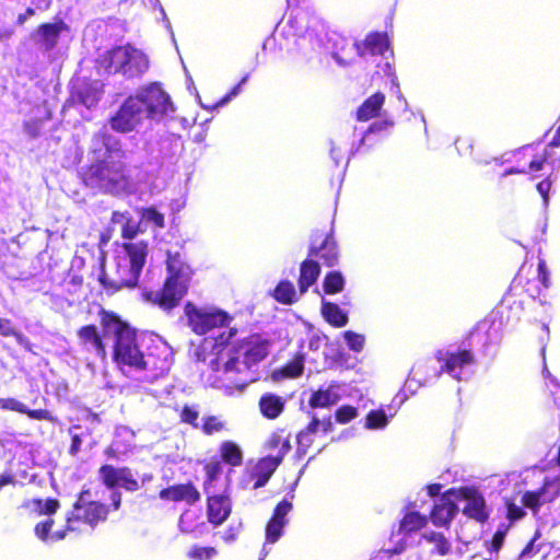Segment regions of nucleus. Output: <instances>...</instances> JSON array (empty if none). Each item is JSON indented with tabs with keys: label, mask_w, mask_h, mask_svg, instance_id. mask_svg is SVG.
<instances>
[{
	"label": "nucleus",
	"mask_w": 560,
	"mask_h": 560,
	"mask_svg": "<svg viewBox=\"0 0 560 560\" xmlns=\"http://www.w3.org/2000/svg\"><path fill=\"white\" fill-rule=\"evenodd\" d=\"M320 313L324 319L332 327L341 328L348 324L349 317L347 313L334 302L323 301Z\"/></svg>",
	"instance_id": "obj_32"
},
{
	"label": "nucleus",
	"mask_w": 560,
	"mask_h": 560,
	"mask_svg": "<svg viewBox=\"0 0 560 560\" xmlns=\"http://www.w3.org/2000/svg\"><path fill=\"white\" fill-rule=\"evenodd\" d=\"M508 314L505 316V320L509 322H518L524 313V305L522 301L514 300L509 303L506 306Z\"/></svg>",
	"instance_id": "obj_54"
},
{
	"label": "nucleus",
	"mask_w": 560,
	"mask_h": 560,
	"mask_svg": "<svg viewBox=\"0 0 560 560\" xmlns=\"http://www.w3.org/2000/svg\"><path fill=\"white\" fill-rule=\"evenodd\" d=\"M550 486V481H545L537 491H526L522 497L523 505L536 513L542 504L552 502L557 497V492L547 495V489Z\"/></svg>",
	"instance_id": "obj_30"
},
{
	"label": "nucleus",
	"mask_w": 560,
	"mask_h": 560,
	"mask_svg": "<svg viewBox=\"0 0 560 560\" xmlns=\"http://www.w3.org/2000/svg\"><path fill=\"white\" fill-rule=\"evenodd\" d=\"M138 105L139 101L129 96L109 118L112 129L121 133L133 130L145 118Z\"/></svg>",
	"instance_id": "obj_13"
},
{
	"label": "nucleus",
	"mask_w": 560,
	"mask_h": 560,
	"mask_svg": "<svg viewBox=\"0 0 560 560\" xmlns=\"http://www.w3.org/2000/svg\"><path fill=\"white\" fill-rule=\"evenodd\" d=\"M219 453L222 462L232 467H237L243 464V452L233 441L222 442L219 447Z\"/></svg>",
	"instance_id": "obj_35"
},
{
	"label": "nucleus",
	"mask_w": 560,
	"mask_h": 560,
	"mask_svg": "<svg viewBox=\"0 0 560 560\" xmlns=\"http://www.w3.org/2000/svg\"><path fill=\"white\" fill-rule=\"evenodd\" d=\"M0 409L22 413L25 411V405L12 397L0 398Z\"/></svg>",
	"instance_id": "obj_58"
},
{
	"label": "nucleus",
	"mask_w": 560,
	"mask_h": 560,
	"mask_svg": "<svg viewBox=\"0 0 560 560\" xmlns=\"http://www.w3.org/2000/svg\"><path fill=\"white\" fill-rule=\"evenodd\" d=\"M98 478L107 489L121 487L128 492H136L141 488L139 480L135 478L131 469L127 466L115 467L104 464L98 468Z\"/></svg>",
	"instance_id": "obj_11"
},
{
	"label": "nucleus",
	"mask_w": 560,
	"mask_h": 560,
	"mask_svg": "<svg viewBox=\"0 0 560 560\" xmlns=\"http://www.w3.org/2000/svg\"><path fill=\"white\" fill-rule=\"evenodd\" d=\"M90 494V490H82L72 505V511L67 515L63 529L52 533L51 539L55 541L66 538L68 533L79 532V523L83 522L91 527H95L100 523L107 520L109 506L100 501H88L85 495Z\"/></svg>",
	"instance_id": "obj_4"
},
{
	"label": "nucleus",
	"mask_w": 560,
	"mask_h": 560,
	"mask_svg": "<svg viewBox=\"0 0 560 560\" xmlns=\"http://www.w3.org/2000/svg\"><path fill=\"white\" fill-rule=\"evenodd\" d=\"M63 28H66V24L62 20L55 23H43L37 27L36 34L39 36V40L44 44L46 50H51L56 47Z\"/></svg>",
	"instance_id": "obj_31"
},
{
	"label": "nucleus",
	"mask_w": 560,
	"mask_h": 560,
	"mask_svg": "<svg viewBox=\"0 0 560 560\" xmlns=\"http://www.w3.org/2000/svg\"><path fill=\"white\" fill-rule=\"evenodd\" d=\"M540 537V533L537 530L534 537L526 544L520 553V558H532L539 551V548L535 549V541Z\"/></svg>",
	"instance_id": "obj_60"
},
{
	"label": "nucleus",
	"mask_w": 560,
	"mask_h": 560,
	"mask_svg": "<svg viewBox=\"0 0 560 560\" xmlns=\"http://www.w3.org/2000/svg\"><path fill=\"white\" fill-rule=\"evenodd\" d=\"M55 521L52 518H47L43 522H39L35 525L34 532L35 535L43 541H46L49 538V534L52 529Z\"/></svg>",
	"instance_id": "obj_56"
},
{
	"label": "nucleus",
	"mask_w": 560,
	"mask_h": 560,
	"mask_svg": "<svg viewBox=\"0 0 560 560\" xmlns=\"http://www.w3.org/2000/svg\"><path fill=\"white\" fill-rule=\"evenodd\" d=\"M0 335L3 337H14L19 343H22L24 337L12 325L10 319L0 318Z\"/></svg>",
	"instance_id": "obj_55"
},
{
	"label": "nucleus",
	"mask_w": 560,
	"mask_h": 560,
	"mask_svg": "<svg viewBox=\"0 0 560 560\" xmlns=\"http://www.w3.org/2000/svg\"><path fill=\"white\" fill-rule=\"evenodd\" d=\"M21 508H33L38 515H52L60 508V502L55 498H48L45 501H43L42 499H32L23 502Z\"/></svg>",
	"instance_id": "obj_38"
},
{
	"label": "nucleus",
	"mask_w": 560,
	"mask_h": 560,
	"mask_svg": "<svg viewBox=\"0 0 560 560\" xmlns=\"http://www.w3.org/2000/svg\"><path fill=\"white\" fill-rule=\"evenodd\" d=\"M320 420L313 415L307 425L296 434L298 453L305 455L314 443L313 435L319 430Z\"/></svg>",
	"instance_id": "obj_33"
},
{
	"label": "nucleus",
	"mask_w": 560,
	"mask_h": 560,
	"mask_svg": "<svg viewBox=\"0 0 560 560\" xmlns=\"http://www.w3.org/2000/svg\"><path fill=\"white\" fill-rule=\"evenodd\" d=\"M394 126V121L384 119L371 124L366 130V133L388 131Z\"/></svg>",
	"instance_id": "obj_62"
},
{
	"label": "nucleus",
	"mask_w": 560,
	"mask_h": 560,
	"mask_svg": "<svg viewBox=\"0 0 560 560\" xmlns=\"http://www.w3.org/2000/svg\"><path fill=\"white\" fill-rule=\"evenodd\" d=\"M439 361H442L441 372L448 373L453 376H457V374L462 371L463 368L470 365L475 362L474 353L470 350H459L457 352H447L445 358H438Z\"/></svg>",
	"instance_id": "obj_26"
},
{
	"label": "nucleus",
	"mask_w": 560,
	"mask_h": 560,
	"mask_svg": "<svg viewBox=\"0 0 560 560\" xmlns=\"http://www.w3.org/2000/svg\"><path fill=\"white\" fill-rule=\"evenodd\" d=\"M141 220L152 223L156 229H163L165 226L164 214L161 213L154 207L142 208L140 210Z\"/></svg>",
	"instance_id": "obj_45"
},
{
	"label": "nucleus",
	"mask_w": 560,
	"mask_h": 560,
	"mask_svg": "<svg viewBox=\"0 0 560 560\" xmlns=\"http://www.w3.org/2000/svg\"><path fill=\"white\" fill-rule=\"evenodd\" d=\"M515 155L517 156V162L523 163L517 166L506 168L501 175L500 185H503L502 179L508 175L529 174L542 170L544 165L552 158L551 153L547 150L541 153L529 154L527 148L517 152Z\"/></svg>",
	"instance_id": "obj_14"
},
{
	"label": "nucleus",
	"mask_w": 560,
	"mask_h": 560,
	"mask_svg": "<svg viewBox=\"0 0 560 560\" xmlns=\"http://www.w3.org/2000/svg\"><path fill=\"white\" fill-rule=\"evenodd\" d=\"M287 399L272 392L262 393L257 401L260 416L273 421L282 416L285 410Z\"/></svg>",
	"instance_id": "obj_23"
},
{
	"label": "nucleus",
	"mask_w": 560,
	"mask_h": 560,
	"mask_svg": "<svg viewBox=\"0 0 560 560\" xmlns=\"http://www.w3.org/2000/svg\"><path fill=\"white\" fill-rule=\"evenodd\" d=\"M360 57L366 54L376 56L384 55L389 48V38L385 32H371L362 42H354L351 44Z\"/></svg>",
	"instance_id": "obj_21"
},
{
	"label": "nucleus",
	"mask_w": 560,
	"mask_h": 560,
	"mask_svg": "<svg viewBox=\"0 0 560 560\" xmlns=\"http://www.w3.org/2000/svg\"><path fill=\"white\" fill-rule=\"evenodd\" d=\"M184 311L188 325L198 335L207 334L213 328L223 327L230 320L228 313L220 310L203 311L190 301L186 302Z\"/></svg>",
	"instance_id": "obj_8"
},
{
	"label": "nucleus",
	"mask_w": 560,
	"mask_h": 560,
	"mask_svg": "<svg viewBox=\"0 0 560 560\" xmlns=\"http://www.w3.org/2000/svg\"><path fill=\"white\" fill-rule=\"evenodd\" d=\"M281 464V457L265 456L260 458L250 472L253 489L264 487Z\"/></svg>",
	"instance_id": "obj_25"
},
{
	"label": "nucleus",
	"mask_w": 560,
	"mask_h": 560,
	"mask_svg": "<svg viewBox=\"0 0 560 560\" xmlns=\"http://www.w3.org/2000/svg\"><path fill=\"white\" fill-rule=\"evenodd\" d=\"M428 523V518L425 515L420 514L419 512L410 511L407 512L400 521V530L405 533H412L420 530Z\"/></svg>",
	"instance_id": "obj_40"
},
{
	"label": "nucleus",
	"mask_w": 560,
	"mask_h": 560,
	"mask_svg": "<svg viewBox=\"0 0 560 560\" xmlns=\"http://www.w3.org/2000/svg\"><path fill=\"white\" fill-rule=\"evenodd\" d=\"M538 279L544 285L545 289L550 287L549 272L546 266V261L544 259H539L538 261Z\"/></svg>",
	"instance_id": "obj_64"
},
{
	"label": "nucleus",
	"mask_w": 560,
	"mask_h": 560,
	"mask_svg": "<svg viewBox=\"0 0 560 560\" xmlns=\"http://www.w3.org/2000/svg\"><path fill=\"white\" fill-rule=\"evenodd\" d=\"M273 299L284 305H291L296 301V292L293 283L289 280H281L275 288Z\"/></svg>",
	"instance_id": "obj_39"
},
{
	"label": "nucleus",
	"mask_w": 560,
	"mask_h": 560,
	"mask_svg": "<svg viewBox=\"0 0 560 560\" xmlns=\"http://www.w3.org/2000/svg\"><path fill=\"white\" fill-rule=\"evenodd\" d=\"M427 541L434 545L433 553L446 556L451 551V544L442 533L430 532L422 536Z\"/></svg>",
	"instance_id": "obj_43"
},
{
	"label": "nucleus",
	"mask_w": 560,
	"mask_h": 560,
	"mask_svg": "<svg viewBox=\"0 0 560 560\" xmlns=\"http://www.w3.org/2000/svg\"><path fill=\"white\" fill-rule=\"evenodd\" d=\"M189 287L187 283L171 281L165 279L158 291L143 290L142 299L166 313H171L179 306L182 300L187 295Z\"/></svg>",
	"instance_id": "obj_7"
},
{
	"label": "nucleus",
	"mask_w": 560,
	"mask_h": 560,
	"mask_svg": "<svg viewBox=\"0 0 560 560\" xmlns=\"http://www.w3.org/2000/svg\"><path fill=\"white\" fill-rule=\"evenodd\" d=\"M248 80V74L244 75L242 80L235 84L219 102L218 105H224L229 101H231L234 96L238 95L241 92L242 85Z\"/></svg>",
	"instance_id": "obj_61"
},
{
	"label": "nucleus",
	"mask_w": 560,
	"mask_h": 560,
	"mask_svg": "<svg viewBox=\"0 0 560 560\" xmlns=\"http://www.w3.org/2000/svg\"><path fill=\"white\" fill-rule=\"evenodd\" d=\"M220 470H221V467H220L219 463H211V464L206 466L207 479H206V481L203 483L206 492H207V485L211 483L217 478V476L220 472Z\"/></svg>",
	"instance_id": "obj_63"
},
{
	"label": "nucleus",
	"mask_w": 560,
	"mask_h": 560,
	"mask_svg": "<svg viewBox=\"0 0 560 560\" xmlns=\"http://www.w3.org/2000/svg\"><path fill=\"white\" fill-rule=\"evenodd\" d=\"M130 44L114 46L105 50L96 58V68L107 74H120Z\"/></svg>",
	"instance_id": "obj_18"
},
{
	"label": "nucleus",
	"mask_w": 560,
	"mask_h": 560,
	"mask_svg": "<svg viewBox=\"0 0 560 560\" xmlns=\"http://www.w3.org/2000/svg\"><path fill=\"white\" fill-rule=\"evenodd\" d=\"M358 415L359 412L357 407L342 405L336 410L335 418L338 423L346 424L355 419Z\"/></svg>",
	"instance_id": "obj_50"
},
{
	"label": "nucleus",
	"mask_w": 560,
	"mask_h": 560,
	"mask_svg": "<svg viewBox=\"0 0 560 560\" xmlns=\"http://www.w3.org/2000/svg\"><path fill=\"white\" fill-rule=\"evenodd\" d=\"M199 410L195 406L184 405L179 412L182 423L189 424L192 428H199L198 424Z\"/></svg>",
	"instance_id": "obj_49"
},
{
	"label": "nucleus",
	"mask_w": 560,
	"mask_h": 560,
	"mask_svg": "<svg viewBox=\"0 0 560 560\" xmlns=\"http://www.w3.org/2000/svg\"><path fill=\"white\" fill-rule=\"evenodd\" d=\"M104 335L105 334H102L94 324L83 325L77 330L80 346L86 350H92L102 359H105L107 354Z\"/></svg>",
	"instance_id": "obj_19"
},
{
	"label": "nucleus",
	"mask_w": 560,
	"mask_h": 560,
	"mask_svg": "<svg viewBox=\"0 0 560 560\" xmlns=\"http://www.w3.org/2000/svg\"><path fill=\"white\" fill-rule=\"evenodd\" d=\"M320 275V265L318 260L307 257L300 265V276L298 279V285L301 294L307 292V290L317 281Z\"/></svg>",
	"instance_id": "obj_29"
},
{
	"label": "nucleus",
	"mask_w": 560,
	"mask_h": 560,
	"mask_svg": "<svg viewBox=\"0 0 560 560\" xmlns=\"http://www.w3.org/2000/svg\"><path fill=\"white\" fill-rule=\"evenodd\" d=\"M308 257L322 261L325 267H334L339 260V250L332 230L328 232L315 231L312 234Z\"/></svg>",
	"instance_id": "obj_10"
},
{
	"label": "nucleus",
	"mask_w": 560,
	"mask_h": 560,
	"mask_svg": "<svg viewBox=\"0 0 560 560\" xmlns=\"http://www.w3.org/2000/svg\"><path fill=\"white\" fill-rule=\"evenodd\" d=\"M456 498L466 501L462 512L467 518L480 524H485L489 520L485 497L477 487L465 486L456 488Z\"/></svg>",
	"instance_id": "obj_12"
},
{
	"label": "nucleus",
	"mask_w": 560,
	"mask_h": 560,
	"mask_svg": "<svg viewBox=\"0 0 560 560\" xmlns=\"http://www.w3.org/2000/svg\"><path fill=\"white\" fill-rule=\"evenodd\" d=\"M451 497H456V488L446 490L432 506L430 520L434 526L448 527L457 515L458 506Z\"/></svg>",
	"instance_id": "obj_15"
},
{
	"label": "nucleus",
	"mask_w": 560,
	"mask_h": 560,
	"mask_svg": "<svg viewBox=\"0 0 560 560\" xmlns=\"http://www.w3.org/2000/svg\"><path fill=\"white\" fill-rule=\"evenodd\" d=\"M387 416L382 409L371 410L366 415V423L365 427L368 429H382L387 424Z\"/></svg>",
	"instance_id": "obj_48"
},
{
	"label": "nucleus",
	"mask_w": 560,
	"mask_h": 560,
	"mask_svg": "<svg viewBox=\"0 0 560 560\" xmlns=\"http://www.w3.org/2000/svg\"><path fill=\"white\" fill-rule=\"evenodd\" d=\"M236 335L237 329L230 328L215 338L217 358L210 363L213 371L243 373L269 354L270 341L261 334L252 332L243 338Z\"/></svg>",
	"instance_id": "obj_2"
},
{
	"label": "nucleus",
	"mask_w": 560,
	"mask_h": 560,
	"mask_svg": "<svg viewBox=\"0 0 560 560\" xmlns=\"http://www.w3.org/2000/svg\"><path fill=\"white\" fill-rule=\"evenodd\" d=\"M506 517L511 523L522 520L525 516L524 509L516 504L513 499H505Z\"/></svg>",
	"instance_id": "obj_52"
},
{
	"label": "nucleus",
	"mask_w": 560,
	"mask_h": 560,
	"mask_svg": "<svg viewBox=\"0 0 560 560\" xmlns=\"http://www.w3.org/2000/svg\"><path fill=\"white\" fill-rule=\"evenodd\" d=\"M192 518H197V516L189 512L183 513L179 517L178 526L182 533L197 536V534L202 533L205 522L194 524Z\"/></svg>",
	"instance_id": "obj_44"
},
{
	"label": "nucleus",
	"mask_w": 560,
	"mask_h": 560,
	"mask_svg": "<svg viewBox=\"0 0 560 560\" xmlns=\"http://www.w3.org/2000/svg\"><path fill=\"white\" fill-rule=\"evenodd\" d=\"M22 413L34 420H46L52 423L56 422V418L47 409H28L25 406V411H22Z\"/></svg>",
	"instance_id": "obj_57"
},
{
	"label": "nucleus",
	"mask_w": 560,
	"mask_h": 560,
	"mask_svg": "<svg viewBox=\"0 0 560 560\" xmlns=\"http://www.w3.org/2000/svg\"><path fill=\"white\" fill-rule=\"evenodd\" d=\"M242 527H243L242 523H238L236 525H230L222 533V536H221L222 540L225 544H232V542L236 541L241 534Z\"/></svg>",
	"instance_id": "obj_59"
},
{
	"label": "nucleus",
	"mask_w": 560,
	"mask_h": 560,
	"mask_svg": "<svg viewBox=\"0 0 560 560\" xmlns=\"http://www.w3.org/2000/svg\"><path fill=\"white\" fill-rule=\"evenodd\" d=\"M283 430L279 432H273L268 441H267V447L270 450L279 448L278 454L275 457H281V462L283 460L284 456L290 452L291 450V443L289 438L282 436Z\"/></svg>",
	"instance_id": "obj_42"
},
{
	"label": "nucleus",
	"mask_w": 560,
	"mask_h": 560,
	"mask_svg": "<svg viewBox=\"0 0 560 560\" xmlns=\"http://www.w3.org/2000/svg\"><path fill=\"white\" fill-rule=\"evenodd\" d=\"M126 59L120 72L126 79L140 78L149 70L150 62L147 55L132 45H130Z\"/></svg>",
	"instance_id": "obj_24"
},
{
	"label": "nucleus",
	"mask_w": 560,
	"mask_h": 560,
	"mask_svg": "<svg viewBox=\"0 0 560 560\" xmlns=\"http://www.w3.org/2000/svg\"><path fill=\"white\" fill-rule=\"evenodd\" d=\"M343 338L348 348L354 352H361L364 348L365 338L363 335L354 332L352 330H346Z\"/></svg>",
	"instance_id": "obj_51"
},
{
	"label": "nucleus",
	"mask_w": 560,
	"mask_h": 560,
	"mask_svg": "<svg viewBox=\"0 0 560 560\" xmlns=\"http://www.w3.org/2000/svg\"><path fill=\"white\" fill-rule=\"evenodd\" d=\"M171 366L172 358L167 349L161 346H152L142 354L136 371L144 372V380L153 383L166 375Z\"/></svg>",
	"instance_id": "obj_9"
},
{
	"label": "nucleus",
	"mask_w": 560,
	"mask_h": 560,
	"mask_svg": "<svg viewBox=\"0 0 560 560\" xmlns=\"http://www.w3.org/2000/svg\"><path fill=\"white\" fill-rule=\"evenodd\" d=\"M304 370V354L298 352L293 359L283 364L279 370L275 372V376L280 375L284 378H295L303 374Z\"/></svg>",
	"instance_id": "obj_37"
},
{
	"label": "nucleus",
	"mask_w": 560,
	"mask_h": 560,
	"mask_svg": "<svg viewBox=\"0 0 560 560\" xmlns=\"http://www.w3.org/2000/svg\"><path fill=\"white\" fill-rule=\"evenodd\" d=\"M112 222H121L120 235L124 240L131 242L140 232V223L136 222L129 212L114 211L110 218Z\"/></svg>",
	"instance_id": "obj_34"
},
{
	"label": "nucleus",
	"mask_w": 560,
	"mask_h": 560,
	"mask_svg": "<svg viewBox=\"0 0 560 560\" xmlns=\"http://www.w3.org/2000/svg\"><path fill=\"white\" fill-rule=\"evenodd\" d=\"M206 503L207 520L214 527L222 525L232 513V500L226 491L207 494Z\"/></svg>",
	"instance_id": "obj_16"
},
{
	"label": "nucleus",
	"mask_w": 560,
	"mask_h": 560,
	"mask_svg": "<svg viewBox=\"0 0 560 560\" xmlns=\"http://www.w3.org/2000/svg\"><path fill=\"white\" fill-rule=\"evenodd\" d=\"M159 498L163 501L185 502L188 505H194L200 501L201 493L192 481H187L185 483H175L161 489Z\"/></svg>",
	"instance_id": "obj_17"
},
{
	"label": "nucleus",
	"mask_w": 560,
	"mask_h": 560,
	"mask_svg": "<svg viewBox=\"0 0 560 560\" xmlns=\"http://www.w3.org/2000/svg\"><path fill=\"white\" fill-rule=\"evenodd\" d=\"M225 430V422L217 416H206L202 419L201 431L206 435H212Z\"/></svg>",
	"instance_id": "obj_46"
},
{
	"label": "nucleus",
	"mask_w": 560,
	"mask_h": 560,
	"mask_svg": "<svg viewBox=\"0 0 560 560\" xmlns=\"http://www.w3.org/2000/svg\"><path fill=\"white\" fill-rule=\"evenodd\" d=\"M218 551L214 547H205L194 545L187 552V557L191 560H210L217 556Z\"/></svg>",
	"instance_id": "obj_47"
},
{
	"label": "nucleus",
	"mask_w": 560,
	"mask_h": 560,
	"mask_svg": "<svg viewBox=\"0 0 560 560\" xmlns=\"http://www.w3.org/2000/svg\"><path fill=\"white\" fill-rule=\"evenodd\" d=\"M292 510V503L287 499L281 500L273 509L272 515L265 528L266 542L275 544L282 535L287 523L285 516Z\"/></svg>",
	"instance_id": "obj_20"
},
{
	"label": "nucleus",
	"mask_w": 560,
	"mask_h": 560,
	"mask_svg": "<svg viewBox=\"0 0 560 560\" xmlns=\"http://www.w3.org/2000/svg\"><path fill=\"white\" fill-rule=\"evenodd\" d=\"M339 396L332 392V386L326 389H318L311 394L308 406L313 409L329 408L335 405Z\"/></svg>",
	"instance_id": "obj_36"
},
{
	"label": "nucleus",
	"mask_w": 560,
	"mask_h": 560,
	"mask_svg": "<svg viewBox=\"0 0 560 560\" xmlns=\"http://www.w3.org/2000/svg\"><path fill=\"white\" fill-rule=\"evenodd\" d=\"M385 98L386 97L383 92H375L365 98L355 110V119L358 121H369L378 117L385 103Z\"/></svg>",
	"instance_id": "obj_28"
},
{
	"label": "nucleus",
	"mask_w": 560,
	"mask_h": 560,
	"mask_svg": "<svg viewBox=\"0 0 560 560\" xmlns=\"http://www.w3.org/2000/svg\"><path fill=\"white\" fill-rule=\"evenodd\" d=\"M110 136L98 135L100 145L89 151V162L79 173L82 184L96 191L118 194L131 184L129 170L124 159L126 153L109 144Z\"/></svg>",
	"instance_id": "obj_1"
},
{
	"label": "nucleus",
	"mask_w": 560,
	"mask_h": 560,
	"mask_svg": "<svg viewBox=\"0 0 560 560\" xmlns=\"http://www.w3.org/2000/svg\"><path fill=\"white\" fill-rule=\"evenodd\" d=\"M121 248L126 254L122 257L128 261V264L136 270L142 272L149 254V243L147 241L125 242L122 243Z\"/></svg>",
	"instance_id": "obj_27"
},
{
	"label": "nucleus",
	"mask_w": 560,
	"mask_h": 560,
	"mask_svg": "<svg viewBox=\"0 0 560 560\" xmlns=\"http://www.w3.org/2000/svg\"><path fill=\"white\" fill-rule=\"evenodd\" d=\"M165 264L167 271L165 279H170L171 281L175 282L187 283V285L190 287L194 271L184 260L180 253H172L171 250H167Z\"/></svg>",
	"instance_id": "obj_22"
},
{
	"label": "nucleus",
	"mask_w": 560,
	"mask_h": 560,
	"mask_svg": "<svg viewBox=\"0 0 560 560\" xmlns=\"http://www.w3.org/2000/svg\"><path fill=\"white\" fill-rule=\"evenodd\" d=\"M98 281L107 293L114 294L122 289H133L138 285L141 272L136 270L128 261L117 256L115 258V268L113 271L105 270V256L100 258Z\"/></svg>",
	"instance_id": "obj_5"
},
{
	"label": "nucleus",
	"mask_w": 560,
	"mask_h": 560,
	"mask_svg": "<svg viewBox=\"0 0 560 560\" xmlns=\"http://www.w3.org/2000/svg\"><path fill=\"white\" fill-rule=\"evenodd\" d=\"M345 288V278L340 271H329L323 281V289L326 294L334 295L340 293Z\"/></svg>",
	"instance_id": "obj_41"
},
{
	"label": "nucleus",
	"mask_w": 560,
	"mask_h": 560,
	"mask_svg": "<svg viewBox=\"0 0 560 560\" xmlns=\"http://www.w3.org/2000/svg\"><path fill=\"white\" fill-rule=\"evenodd\" d=\"M133 98L139 101V107L145 118L166 115L173 110L170 95L162 89L160 83L153 82L141 88Z\"/></svg>",
	"instance_id": "obj_6"
},
{
	"label": "nucleus",
	"mask_w": 560,
	"mask_h": 560,
	"mask_svg": "<svg viewBox=\"0 0 560 560\" xmlns=\"http://www.w3.org/2000/svg\"><path fill=\"white\" fill-rule=\"evenodd\" d=\"M98 316L104 334H113L115 337L114 362L118 366H128L136 371L143 354L138 345L137 330L112 311L101 308Z\"/></svg>",
	"instance_id": "obj_3"
},
{
	"label": "nucleus",
	"mask_w": 560,
	"mask_h": 560,
	"mask_svg": "<svg viewBox=\"0 0 560 560\" xmlns=\"http://www.w3.org/2000/svg\"><path fill=\"white\" fill-rule=\"evenodd\" d=\"M508 528V526H502L493 534L492 539L486 542L488 551L498 552L502 548Z\"/></svg>",
	"instance_id": "obj_53"
}]
</instances>
